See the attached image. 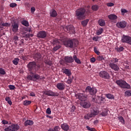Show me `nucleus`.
I'll return each instance as SVG.
<instances>
[{"label": "nucleus", "mask_w": 131, "mask_h": 131, "mask_svg": "<svg viewBox=\"0 0 131 131\" xmlns=\"http://www.w3.org/2000/svg\"><path fill=\"white\" fill-rule=\"evenodd\" d=\"M60 40L67 48H70L71 49H73V48L77 47L78 43H79L78 40L76 39H69L67 40L66 37H62L60 39Z\"/></svg>", "instance_id": "obj_1"}, {"label": "nucleus", "mask_w": 131, "mask_h": 131, "mask_svg": "<svg viewBox=\"0 0 131 131\" xmlns=\"http://www.w3.org/2000/svg\"><path fill=\"white\" fill-rule=\"evenodd\" d=\"M85 13L89 14L91 13V11L89 9L85 10V8H79L75 12V16L78 20L81 21L85 19Z\"/></svg>", "instance_id": "obj_2"}, {"label": "nucleus", "mask_w": 131, "mask_h": 131, "mask_svg": "<svg viewBox=\"0 0 131 131\" xmlns=\"http://www.w3.org/2000/svg\"><path fill=\"white\" fill-rule=\"evenodd\" d=\"M119 60V59L117 58H112L108 61V65L110 68L114 70V71H119L120 70L119 66L117 64V63H118Z\"/></svg>", "instance_id": "obj_3"}, {"label": "nucleus", "mask_w": 131, "mask_h": 131, "mask_svg": "<svg viewBox=\"0 0 131 131\" xmlns=\"http://www.w3.org/2000/svg\"><path fill=\"white\" fill-rule=\"evenodd\" d=\"M29 80H33V81H36V80H41L45 79L46 78L42 76L36 74V73L30 72V75H28L27 77Z\"/></svg>", "instance_id": "obj_4"}, {"label": "nucleus", "mask_w": 131, "mask_h": 131, "mask_svg": "<svg viewBox=\"0 0 131 131\" xmlns=\"http://www.w3.org/2000/svg\"><path fill=\"white\" fill-rule=\"evenodd\" d=\"M116 83L120 86L121 89H125L126 90H130V85H129L126 81L122 79L117 80Z\"/></svg>", "instance_id": "obj_5"}, {"label": "nucleus", "mask_w": 131, "mask_h": 131, "mask_svg": "<svg viewBox=\"0 0 131 131\" xmlns=\"http://www.w3.org/2000/svg\"><path fill=\"white\" fill-rule=\"evenodd\" d=\"M98 114H99V111L97 110H93L91 112V113L86 114L84 116V118L86 120H90V118L95 117V116H96V115H98Z\"/></svg>", "instance_id": "obj_6"}, {"label": "nucleus", "mask_w": 131, "mask_h": 131, "mask_svg": "<svg viewBox=\"0 0 131 131\" xmlns=\"http://www.w3.org/2000/svg\"><path fill=\"white\" fill-rule=\"evenodd\" d=\"M20 127L17 124H12L10 126L5 128L4 131H17Z\"/></svg>", "instance_id": "obj_7"}, {"label": "nucleus", "mask_w": 131, "mask_h": 131, "mask_svg": "<svg viewBox=\"0 0 131 131\" xmlns=\"http://www.w3.org/2000/svg\"><path fill=\"white\" fill-rule=\"evenodd\" d=\"M85 93H89L92 96H95L97 94V89L94 88H92L91 86H88L85 89Z\"/></svg>", "instance_id": "obj_8"}, {"label": "nucleus", "mask_w": 131, "mask_h": 131, "mask_svg": "<svg viewBox=\"0 0 131 131\" xmlns=\"http://www.w3.org/2000/svg\"><path fill=\"white\" fill-rule=\"evenodd\" d=\"M63 29L64 31L71 34H74V33H75V30H74V27H73V26L70 25L66 26L63 28Z\"/></svg>", "instance_id": "obj_9"}, {"label": "nucleus", "mask_w": 131, "mask_h": 131, "mask_svg": "<svg viewBox=\"0 0 131 131\" xmlns=\"http://www.w3.org/2000/svg\"><path fill=\"white\" fill-rule=\"evenodd\" d=\"M99 75L102 78H104V79H110V75L107 71H101L99 72Z\"/></svg>", "instance_id": "obj_10"}, {"label": "nucleus", "mask_w": 131, "mask_h": 131, "mask_svg": "<svg viewBox=\"0 0 131 131\" xmlns=\"http://www.w3.org/2000/svg\"><path fill=\"white\" fill-rule=\"evenodd\" d=\"M116 26L117 27H118V28H119L120 29L125 28V27H126V21H125V20L118 21L116 24Z\"/></svg>", "instance_id": "obj_11"}, {"label": "nucleus", "mask_w": 131, "mask_h": 131, "mask_svg": "<svg viewBox=\"0 0 131 131\" xmlns=\"http://www.w3.org/2000/svg\"><path fill=\"white\" fill-rule=\"evenodd\" d=\"M27 67L29 71H32V70L35 69V67H36V63L34 61L30 62L27 64Z\"/></svg>", "instance_id": "obj_12"}, {"label": "nucleus", "mask_w": 131, "mask_h": 131, "mask_svg": "<svg viewBox=\"0 0 131 131\" xmlns=\"http://www.w3.org/2000/svg\"><path fill=\"white\" fill-rule=\"evenodd\" d=\"M104 100H105V98L100 96H97L96 98H93L92 99L93 102H95V103H97V104L103 103Z\"/></svg>", "instance_id": "obj_13"}, {"label": "nucleus", "mask_w": 131, "mask_h": 131, "mask_svg": "<svg viewBox=\"0 0 131 131\" xmlns=\"http://www.w3.org/2000/svg\"><path fill=\"white\" fill-rule=\"evenodd\" d=\"M77 96L80 101H85L88 99V95L84 93H78Z\"/></svg>", "instance_id": "obj_14"}, {"label": "nucleus", "mask_w": 131, "mask_h": 131, "mask_svg": "<svg viewBox=\"0 0 131 131\" xmlns=\"http://www.w3.org/2000/svg\"><path fill=\"white\" fill-rule=\"evenodd\" d=\"M33 58L36 62H40L42 60L41 54L39 53H36L33 55Z\"/></svg>", "instance_id": "obj_15"}, {"label": "nucleus", "mask_w": 131, "mask_h": 131, "mask_svg": "<svg viewBox=\"0 0 131 131\" xmlns=\"http://www.w3.org/2000/svg\"><path fill=\"white\" fill-rule=\"evenodd\" d=\"M11 29L13 32L16 33L19 29V24L16 22L12 23L11 25Z\"/></svg>", "instance_id": "obj_16"}, {"label": "nucleus", "mask_w": 131, "mask_h": 131, "mask_svg": "<svg viewBox=\"0 0 131 131\" xmlns=\"http://www.w3.org/2000/svg\"><path fill=\"white\" fill-rule=\"evenodd\" d=\"M108 18L112 22H114V23H116L117 22V19L118 17L114 14H111L108 15Z\"/></svg>", "instance_id": "obj_17"}, {"label": "nucleus", "mask_w": 131, "mask_h": 131, "mask_svg": "<svg viewBox=\"0 0 131 131\" xmlns=\"http://www.w3.org/2000/svg\"><path fill=\"white\" fill-rule=\"evenodd\" d=\"M37 36L38 38H46L47 37V32L45 31H39L37 34Z\"/></svg>", "instance_id": "obj_18"}, {"label": "nucleus", "mask_w": 131, "mask_h": 131, "mask_svg": "<svg viewBox=\"0 0 131 131\" xmlns=\"http://www.w3.org/2000/svg\"><path fill=\"white\" fill-rule=\"evenodd\" d=\"M64 62L66 63H73L74 62V59H73V57L71 56H65L64 58Z\"/></svg>", "instance_id": "obj_19"}, {"label": "nucleus", "mask_w": 131, "mask_h": 131, "mask_svg": "<svg viewBox=\"0 0 131 131\" xmlns=\"http://www.w3.org/2000/svg\"><path fill=\"white\" fill-rule=\"evenodd\" d=\"M62 72L63 73H64L67 76H68L69 77L71 76V74H72V73L71 72V70L70 69H66L65 68H63L62 69Z\"/></svg>", "instance_id": "obj_20"}, {"label": "nucleus", "mask_w": 131, "mask_h": 131, "mask_svg": "<svg viewBox=\"0 0 131 131\" xmlns=\"http://www.w3.org/2000/svg\"><path fill=\"white\" fill-rule=\"evenodd\" d=\"M56 88L59 91H63L65 89V85L63 83L59 82L57 84Z\"/></svg>", "instance_id": "obj_21"}, {"label": "nucleus", "mask_w": 131, "mask_h": 131, "mask_svg": "<svg viewBox=\"0 0 131 131\" xmlns=\"http://www.w3.org/2000/svg\"><path fill=\"white\" fill-rule=\"evenodd\" d=\"M129 38V36L123 35V36L121 37V41L122 42H125L126 43H127Z\"/></svg>", "instance_id": "obj_22"}, {"label": "nucleus", "mask_w": 131, "mask_h": 131, "mask_svg": "<svg viewBox=\"0 0 131 131\" xmlns=\"http://www.w3.org/2000/svg\"><path fill=\"white\" fill-rule=\"evenodd\" d=\"M50 15L51 17H52V18H56V17L58 16V13L55 9H52L50 12Z\"/></svg>", "instance_id": "obj_23"}, {"label": "nucleus", "mask_w": 131, "mask_h": 131, "mask_svg": "<svg viewBox=\"0 0 131 131\" xmlns=\"http://www.w3.org/2000/svg\"><path fill=\"white\" fill-rule=\"evenodd\" d=\"M61 127L63 130L68 131L69 130V125L68 124L64 123L61 125Z\"/></svg>", "instance_id": "obj_24"}, {"label": "nucleus", "mask_w": 131, "mask_h": 131, "mask_svg": "<svg viewBox=\"0 0 131 131\" xmlns=\"http://www.w3.org/2000/svg\"><path fill=\"white\" fill-rule=\"evenodd\" d=\"M59 93H55L53 92L52 90H49V97H58Z\"/></svg>", "instance_id": "obj_25"}, {"label": "nucleus", "mask_w": 131, "mask_h": 131, "mask_svg": "<svg viewBox=\"0 0 131 131\" xmlns=\"http://www.w3.org/2000/svg\"><path fill=\"white\" fill-rule=\"evenodd\" d=\"M33 121L28 120L24 123L25 126H28V125H33Z\"/></svg>", "instance_id": "obj_26"}, {"label": "nucleus", "mask_w": 131, "mask_h": 131, "mask_svg": "<svg viewBox=\"0 0 131 131\" xmlns=\"http://www.w3.org/2000/svg\"><path fill=\"white\" fill-rule=\"evenodd\" d=\"M98 24L100 26L103 27L106 25V23H105V20L104 19H100L98 20Z\"/></svg>", "instance_id": "obj_27"}, {"label": "nucleus", "mask_w": 131, "mask_h": 131, "mask_svg": "<svg viewBox=\"0 0 131 131\" xmlns=\"http://www.w3.org/2000/svg\"><path fill=\"white\" fill-rule=\"evenodd\" d=\"M74 61H75V62H76V63H77V64H81V61H80V60L77 58V56L75 55H73V58Z\"/></svg>", "instance_id": "obj_28"}, {"label": "nucleus", "mask_w": 131, "mask_h": 131, "mask_svg": "<svg viewBox=\"0 0 131 131\" xmlns=\"http://www.w3.org/2000/svg\"><path fill=\"white\" fill-rule=\"evenodd\" d=\"M82 106L85 108V109H88V108H90V107H91V103L89 102H84L83 103Z\"/></svg>", "instance_id": "obj_29"}, {"label": "nucleus", "mask_w": 131, "mask_h": 131, "mask_svg": "<svg viewBox=\"0 0 131 131\" xmlns=\"http://www.w3.org/2000/svg\"><path fill=\"white\" fill-rule=\"evenodd\" d=\"M89 21H90V20L88 19L82 21L81 25H82V26H83L84 27H85V26H86V25H88V23H89Z\"/></svg>", "instance_id": "obj_30"}, {"label": "nucleus", "mask_w": 131, "mask_h": 131, "mask_svg": "<svg viewBox=\"0 0 131 131\" xmlns=\"http://www.w3.org/2000/svg\"><path fill=\"white\" fill-rule=\"evenodd\" d=\"M103 31H104V29L103 28H100L96 31L97 35H100L101 33H103Z\"/></svg>", "instance_id": "obj_31"}, {"label": "nucleus", "mask_w": 131, "mask_h": 131, "mask_svg": "<svg viewBox=\"0 0 131 131\" xmlns=\"http://www.w3.org/2000/svg\"><path fill=\"white\" fill-rule=\"evenodd\" d=\"M115 50L119 53H120V52H123V50H124V48L122 46H120L119 48H116Z\"/></svg>", "instance_id": "obj_32"}, {"label": "nucleus", "mask_w": 131, "mask_h": 131, "mask_svg": "<svg viewBox=\"0 0 131 131\" xmlns=\"http://www.w3.org/2000/svg\"><path fill=\"white\" fill-rule=\"evenodd\" d=\"M126 97H131V90H127L124 92Z\"/></svg>", "instance_id": "obj_33"}, {"label": "nucleus", "mask_w": 131, "mask_h": 131, "mask_svg": "<svg viewBox=\"0 0 131 131\" xmlns=\"http://www.w3.org/2000/svg\"><path fill=\"white\" fill-rule=\"evenodd\" d=\"M19 61H20V59L18 58H15L12 61V63H13L14 65H18V63H19Z\"/></svg>", "instance_id": "obj_34"}, {"label": "nucleus", "mask_w": 131, "mask_h": 131, "mask_svg": "<svg viewBox=\"0 0 131 131\" xmlns=\"http://www.w3.org/2000/svg\"><path fill=\"white\" fill-rule=\"evenodd\" d=\"M5 101H6V102H8L9 105H12V104H13L12 100H11V98H10L9 97H6Z\"/></svg>", "instance_id": "obj_35"}, {"label": "nucleus", "mask_w": 131, "mask_h": 131, "mask_svg": "<svg viewBox=\"0 0 131 131\" xmlns=\"http://www.w3.org/2000/svg\"><path fill=\"white\" fill-rule=\"evenodd\" d=\"M92 10L96 12V11L99 10V6L98 5H93L92 6Z\"/></svg>", "instance_id": "obj_36"}, {"label": "nucleus", "mask_w": 131, "mask_h": 131, "mask_svg": "<svg viewBox=\"0 0 131 131\" xmlns=\"http://www.w3.org/2000/svg\"><path fill=\"white\" fill-rule=\"evenodd\" d=\"M106 97L107 98V99H110V100H112V99H114V96L113 95L110 94H106Z\"/></svg>", "instance_id": "obj_37"}, {"label": "nucleus", "mask_w": 131, "mask_h": 131, "mask_svg": "<svg viewBox=\"0 0 131 131\" xmlns=\"http://www.w3.org/2000/svg\"><path fill=\"white\" fill-rule=\"evenodd\" d=\"M21 24L23 25H24V26H26L27 27H28V26H29V23L27 20H23L21 21Z\"/></svg>", "instance_id": "obj_38"}, {"label": "nucleus", "mask_w": 131, "mask_h": 131, "mask_svg": "<svg viewBox=\"0 0 131 131\" xmlns=\"http://www.w3.org/2000/svg\"><path fill=\"white\" fill-rule=\"evenodd\" d=\"M23 104L25 106H28V105H30V104H31V101L25 100Z\"/></svg>", "instance_id": "obj_39"}, {"label": "nucleus", "mask_w": 131, "mask_h": 131, "mask_svg": "<svg viewBox=\"0 0 131 131\" xmlns=\"http://www.w3.org/2000/svg\"><path fill=\"white\" fill-rule=\"evenodd\" d=\"M120 122H121L123 124H124L125 123V122L124 121V119H123V117L122 116H119L118 117Z\"/></svg>", "instance_id": "obj_40"}, {"label": "nucleus", "mask_w": 131, "mask_h": 131, "mask_svg": "<svg viewBox=\"0 0 131 131\" xmlns=\"http://www.w3.org/2000/svg\"><path fill=\"white\" fill-rule=\"evenodd\" d=\"M11 24H9L8 23H5L2 24L1 26H0L1 28H3V26H7L8 27H10Z\"/></svg>", "instance_id": "obj_41"}, {"label": "nucleus", "mask_w": 131, "mask_h": 131, "mask_svg": "<svg viewBox=\"0 0 131 131\" xmlns=\"http://www.w3.org/2000/svg\"><path fill=\"white\" fill-rule=\"evenodd\" d=\"M94 53H95V54H96V55H98L101 54V53L98 50V48H97L96 47L94 48Z\"/></svg>", "instance_id": "obj_42"}, {"label": "nucleus", "mask_w": 131, "mask_h": 131, "mask_svg": "<svg viewBox=\"0 0 131 131\" xmlns=\"http://www.w3.org/2000/svg\"><path fill=\"white\" fill-rule=\"evenodd\" d=\"M97 60L98 61H102V60H104V57H103V55H99L97 57Z\"/></svg>", "instance_id": "obj_43"}, {"label": "nucleus", "mask_w": 131, "mask_h": 131, "mask_svg": "<svg viewBox=\"0 0 131 131\" xmlns=\"http://www.w3.org/2000/svg\"><path fill=\"white\" fill-rule=\"evenodd\" d=\"M0 74H1V75H5V74H6V71H5L4 69L0 68Z\"/></svg>", "instance_id": "obj_44"}, {"label": "nucleus", "mask_w": 131, "mask_h": 131, "mask_svg": "<svg viewBox=\"0 0 131 131\" xmlns=\"http://www.w3.org/2000/svg\"><path fill=\"white\" fill-rule=\"evenodd\" d=\"M53 41L54 45H59L60 43V41H59V40L57 39H54Z\"/></svg>", "instance_id": "obj_45"}, {"label": "nucleus", "mask_w": 131, "mask_h": 131, "mask_svg": "<svg viewBox=\"0 0 131 131\" xmlns=\"http://www.w3.org/2000/svg\"><path fill=\"white\" fill-rule=\"evenodd\" d=\"M60 48H61V46L60 45L56 46V47L53 48V51H55V52H56L58 51L59 49H60Z\"/></svg>", "instance_id": "obj_46"}, {"label": "nucleus", "mask_w": 131, "mask_h": 131, "mask_svg": "<svg viewBox=\"0 0 131 131\" xmlns=\"http://www.w3.org/2000/svg\"><path fill=\"white\" fill-rule=\"evenodd\" d=\"M39 69H40V64H36V67L34 69V70H35V71H38Z\"/></svg>", "instance_id": "obj_47"}, {"label": "nucleus", "mask_w": 131, "mask_h": 131, "mask_svg": "<svg viewBox=\"0 0 131 131\" xmlns=\"http://www.w3.org/2000/svg\"><path fill=\"white\" fill-rule=\"evenodd\" d=\"M86 128L88 129V130H90V131L96 130V129H95V128H91L89 126H86Z\"/></svg>", "instance_id": "obj_48"}, {"label": "nucleus", "mask_w": 131, "mask_h": 131, "mask_svg": "<svg viewBox=\"0 0 131 131\" xmlns=\"http://www.w3.org/2000/svg\"><path fill=\"white\" fill-rule=\"evenodd\" d=\"M43 94L46 95V96H50V90H45L43 92Z\"/></svg>", "instance_id": "obj_49"}, {"label": "nucleus", "mask_w": 131, "mask_h": 131, "mask_svg": "<svg viewBox=\"0 0 131 131\" xmlns=\"http://www.w3.org/2000/svg\"><path fill=\"white\" fill-rule=\"evenodd\" d=\"M46 113L47 114H49L50 115V114H52V111H51V108L50 107H48L46 110Z\"/></svg>", "instance_id": "obj_50"}, {"label": "nucleus", "mask_w": 131, "mask_h": 131, "mask_svg": "<svg viewBox=\"0 0 131 131\" xmlns=\"http://www.w3.org/2000/svg\"><path fill=\"white\" fill-rule=\"evenodd\" d=\"M121 12L122 15H124V14H125V13H127L128 11L125 9H122L121 10Z\"/></svg>", "instance_id": "obj_51"}, {"label": "nucleus", "mask_w": 131, "mask_h": 131, "mask_svg": "<svg viewBox=\"0 0 131 131\" xmlns=\"http://www.w3.org/2000/svg\"><path fill=\"white\" fill-rule=\"evenodd\" d=\"M75 109H76L75 106L72 105L70 109L71 112H74V111H75Z\"/></svg>", "instance_id": "obj_52"}, {"label": "nucleus", "mask_w": 131, "mask_h": 131, "mask_svg": "<svg viewBox=\"0 0 131 131\" xmlns=\"http://www.w3.org/2000/svg\"><path fill=\"white\" fill-rule=\"evenodd\" d=\"M45 64H46L47 65H49V66H51V65L52 64V61H51L50 60H47L46 61H45Z\"/></svg>", "instance_id": "obj_53"}, {"label": "nucleus", "mask_w": 131, "mask_h": 131, "mask_svg": "<svg viewBox=\"0 0 131 131\" xmlns=\"http://www.w3.org/2000/svg\"><path fill=\"white\" fill-rule=\"evenodd\" d=\"M8 88H9V90H15V85H9L8 86Z\"/></svg>", "instance_id": "obj_54"}, {"label": "nucleus", "mask_w": 131, "mask_h": 131, "mask_svg": "<svg viewBox=\"0 0 131 131\" xmlns=\"http://www.w3.org/2000/svg\"><path fill=\"white\" fill-rule=\"evenodd\" d=\"M108 114V113L107 111L102 112V113L100 114V115H102V116H107V115Z\"/></svg>", "instance_id": "obj_55"}, {"label": "nucleus", "mask_w": 131, "mask_h": 131, "mask_svg": "<svg viewBox=\"0 0 131 131\" xmlns=\"http://www.w3.org/2000/svg\"><path fill=\"white\" fill-rule=\"evenodd\" d=\"M73 79H72L70 77H69V79L67 81V82L69 84H70L72 83V80H73Z\"/></svg>", "instance_id": "obj_56"}, {"label": "nucleus", "mask_w": 131, "mask_h": 131, "mask_svg": "<svg viewBox=\"0 0 131 131\" xmlns=\"http://www.w3.org/2000/svg\"><path fill=\"white\" fill-rule=\"evenodd\" d=\"M17 6V4L16 3H11L10 4V7L11 8H15V7Z\"/></svg>", "instance_id": "obj_57"}, {"label": "nucleus", "mask_w": 131, "mask_h": 131, "mask_svg": "<svg viewBox=\"0 0 131 131\" xmlns=\"http://www.w3.org/2000/svg\"><path fill=\"white\" fill-rule=\"evenodd\" d=\"M99 38L100 37L99 36L93 37V40H94L95 41H98V39H99Z\"/></svg>", "instance_id": "obj_58"}, {"label": "nucleus", "mask_w": 131, "mask_h": 131, "mask_svg": "<svg viewBox=\"0 0 131 131\" xmlns=\"http://www.w3.org/2000/svg\"><path fill=\"white\" fill-rule=\"evenodd\" d=\"M2 123L3 124H8L9 123V122H8V121L6 120H3L2 121Z\"/></svg>", "instance_id": "obj_59"}, {"label": "nucleus", "mask_w": 131, "mask_h": 131, "mask_svg": "<svg viewBox=\"0 0 131 131\" xmlns=\"http://www.w3.org/2000/svg\"><path fill=\"white\" fill-rule=\"evenodd\" d=\"M106 5L107 7H113V6H114V4L113 3H107Z\"/></svg>", "instance_id": "obj_60"}, {"label": "nucleus", "mask_w": 131, "mask_h": 131, "mask_svg": "<svg viewBox=\"0 0 131 131\" xmlns=\"http://www.w3.org/2000/svg\"><path fill=\"white\" fill-rule=\"evenodd\" d=\"M54 129L55 131H58L60 129V127L59 126H56L54 127Z\"/></svg>", "instance_id": "obj_61"}, {"label": "nucleus", "mask_w": 131, "mask_h": 131, "mask_svg": "<svg viewBox=\"0 0 131 131\" xmlns=\"http://www.w3.org/2000/svg\"><path fill=\"white\" fill-rule=\"evenodd\" d=\"M30 96H31V97H35V93H34L33 92H30Z\"/></svg>", "instance_id": "obj_62"}, {"label": "nucleus", "mask_w": 131, "mask_h": 131, "mask_svg": "<svg viewBox=\"0 0 131 131\" xmlns=\"http://www.w3.org/2000/svg\"><path fill=\"white\" fill-rule=\"evenodd\" d=\"M127 43L131 46V37L130 36L129 37V39H128V42H127Z\"/></svg>", "instance_id": "obj_63"}, {"label": "nucleus", "mask_w": 131, "mask_h": 131, "mask_svg": "<svg viewBox=\"0 0 131 131\" xmlns=\"http://www.w3.org/2000/svg\"><path fill=\"white\" fill-rule=\"evenodd\" d=\"M31 13H34V12H35V7H32L31 8Z\"/></svg>", "instance_id": "obj_64"}]
</instances>
